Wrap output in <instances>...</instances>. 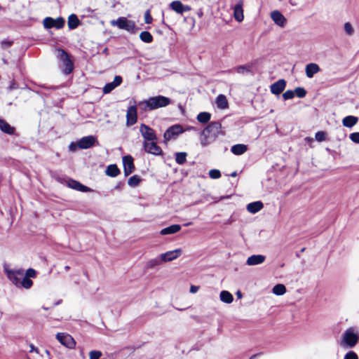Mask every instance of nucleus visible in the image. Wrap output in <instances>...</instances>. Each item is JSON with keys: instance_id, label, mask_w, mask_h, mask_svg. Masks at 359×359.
Masks as SVG:
<instances>
[{"instance_id": "nucleus-1", "label": "nucleus", "mask_w": 359, "mask_h": 359, "mask_svg": "<svg viewBox=\"0 0 359 359\" xmlns=\"http://www.w3.org/2000/svg\"><path fill=\"white\" fill-rule=\"evenodd\" d=\"M221 129L219 122H211L200 133V142L202 147H206L216 139Z\"/></svg>"}, {"instance_id": "nucleus-2", "label": "nucleus", "mask_w": 359, "mask_h": 359, "mask_svg": "<svg viewBox=\"0 0 359 359\" xmlns=\"http://www.w3.org/2000/svg\"><path fill=\"white\" fill-rule=\"evenodd\" d=\"M6 273L8 279L18 287L29 289L33 285V282L30 278L25 277L23 269H6Z\"/></svg>"}, {"instance_id": "nucleus-3", "label": "nucleus", "mask_w": 359, "mask_h": 359, "mask_svg": "<svg viewBox=\"0 0 359 359\" xmlns=\"http://www.w3.org/2000/svg\"><path fill=\"white\" fill-rule=\"evenodd\" d=\"M170 103L171 100L169 97L163 95H158L151 97L148 100L140 102V104H144L145 107L149 110H154L156 109L167 107Z\"/></svg>"}, {"instance_id": "nucleus-4", "label": "nucleus", "mask_w": 359, "mask_h": 359, "mask_svg": "<svg viewBox=\"0 0 359 359\" xmlns=\"http://www.w3.org/2000/svg\"><path fill=\"white\" fill-rule=\"evenodd\" d=\"M111 25L117 27L121 29H124L131 34H135L137 31V27L135 22L133 20H128L125 17H119L116 20H113L110 22Z\"/></svg>"}, {"instance_id": "nucleus-5", "label": "nucleus", "mask_w": 359, "mask_h": 359, "mask_svg": "<svg viewBox=\"0 0 359 359\" xmlns=\"http://www.w3.org/2000/svg\"><path fill=\"white\" fill-rule=\"evenodd\" d=\"M358 337L355 332V329L350 327L343 334L340 346L344 348H353L357 344Z\"/></svg>"}, {"instance_id": "nucleus-6", "label": "nucleus", "mask_w": 359, "mask_h": 359, "mask_svg": "<svg viewBox=\"0 0 359 359\" xmlns=\"http://www.w3.org/2000/svg\"><path fill=\"white\" fill-rule=\"evenodd\" d=\"M56 339L60 343L67 348H74L76 346V341L69 334L58 332L56 334Z\"/></svg>"}, {"instance_id": "nucleus-7", "label": "nucleus", "mask_w": 359, "mask_h": 359, "mask_svg": "<svg viewBox=\"0 0 359 359\" xmlns=\"http://www.w3.org/2000/svg\"><path fill=\"white\" fill-rule=\"evenodd\" d=\"M140 132L144 138V142L157 140L155 131L144 123L140 125Z\"/></svg>"}, {"instance_id": "nucleus-8", "label": "nucleus", "mask_w": 359, "mask_h": 359, "mask_svg": "<svg viewBox=\"0 0 359 359\" xmlns=\"http://www.w3.org/2000/svg\"><path fill=\"white\" fill-rule=\"evenodd\" d=\"M65 20L62 17H59L56 19H53L50 17L46 18L43 24L45 28L50 29L52 27H55L56 29H61L65 25Z\"/></svg>"}, {"instance_id": "nucleus-9", "label": "nucleus", "mask_w": 359, "mask_h": 359, "mask_svg": "<svg viewBox=\"0 0 359 359\" xmlns=\"http://www.w3.org/2000/svg\"><path fill=\"white\" fill-rule=\"evenodd\" d=\"M184 130L179 124H175L168 128L164 133L163 137L165 142L175 138L177 135L182 133Z\"/></svg>"}, {"instance_id": "nucleus-10", "label": "nucleus", "mask_w": 359, "mask_h": 359, "mask_svg": "<svg viewBox=\"0 0 359 359\" xmlns=\"http://www.w3.org/2000/svg\"><path fill=\"white\" fill-rule=\"evenodd\" d=\"M144 149L146 152L158 156L162 154V149L157 145V140L143 142Z\"/></svg>"}, {"instance_id": "nucleus-11", "label": "nucleus", "mask_w": 359, "mask_h": 359, "mask_svg": "<svg viewBox=\"0 0 359 359\" xmlns=\"http://www.w3.org/2000/svg\"><path fill=\"white\" fill-rule=\"evenodd\" d=\"M137 120V109L135 105L128 108L126 113V125L128 126L134 125Z\"/></svg>"}, {"instance_id": "nucleus-12", "label": "nucleus", "mask_w": 359, "mask_h": 359, "mask_svg": "<svg viewBox=\"0 0 359 359\" xmlns=\"http://www.w3.org/2000/svg\"><path fill=\"white\" fill-rule=\"evenodd\" d=\"M96 142V138L94 136H86L77 142V146L80 149H86L94 146Z\"/></svg>"}, {"instance_id": "nucleus-13", "label": "nucleus", "mask_w": 359, "mask_h": 359, "mask_svg": "<svg viewBox=\"0 0 359 359\" xmlns=\"http://www.w3.org/2000/svg\"><path fill=\"white\" fill-rule=\"evenodd\" d=\"M123 172L126 176H128L135 170V165L133 163V158L130 156H125L123 157Z\"/></svg>"}, {"instance_id": "nucleus-14", "label": "nucleus", "mask_w": 359, "mask_h": 359, "mask_svg": "<svg viewBox=\"0 0 359 359\" xmlns=\"http://www.w3.org/2000/svg\"><path fill=\"white\" fill-rule=\"evenodd\" d=\"M270 17L273 22L280 27H284L287 23V19L285 16L278 10L271 12Z\"/></svg>"}, {"instance_id": "nucleus-15", "label": "nucleus", "mask_w": 359, "mask_h": 359, "mask_svg": "<svg viewBox=\"0 0 359 359\" xmlns=\"http://www.w3.org/2000/svg\"><path fill=\"white\" fill-rule=\"evenodd\" d=\"M182 252V249L178 248L174 250L168 251L161 255L163 262H171L179 257Z\"/></svg>"}, {"instance_id": "nucleus-16", "label": "nucleus", "mask_w": 359, "mask_h": 359, "mask_svg": "<svg viewBox=\"0 0 359 359\" xmlns=\"http://www.w3.org/2000/svg\"><path fill=\"white\" fill-rule=\"evenodd\" d=\"M286 87V81L285 79H279L270 86L271 93L274 95H280Z\"/></svg>"}, {"instance_id": "nucleus-17", "label": "nucleus", "mask_w": 359, "mask_h": 359, "mask_svg": "<svg viewBox=\"0 0 359 359\" xmlns=\"http://www.w3.org/2000/svg\"><path fill=\"white\" fill-rule=\"evenodd\" d=\"M170 7L172 10L175 11L177 13L179 14H182L183 13L189 11L191 10L190 6L182 4V3L180 1H174L171 2Z\"/></svg>"}, {"instance_id": "nucleus-18", "label": "nucleus", "mask_w": 359, "mask_h": 359, "mask_svg": "<svg viewBox=\"0 0 359 359\" xmlns=\"http://www.w3.org/2000/svg\"><path fill=\"white\" fill-rule=\"evenodd\" d=\"M122 82V77L121 76H116L112 82L107 83L102 90L104 94L109 93L111 92L115 88L120 86Z\"/></svg>"}, {"instance_id": "nucleus-19", "label": "nucleus", "mask_w": 359, "mask_h": 359, "mask_svg": "<svg viewBox=\"0 0 359 359\" xmlns=\"http://www.w3.org/2000/svg\"><path fill=\"white\" fill-rule=\"evenodd\" d=\"M233 16L236 21L241 22L244 19L243 1H239L233 8Z\"/></svg>"}, {"instance_id": "nucleus-20", "label": "nucleus", "mask_w": 359, "mask_h": 359, "mask_svg": "<svg viewBox=\"0 0 359 359\" xmlns=\"http://www.w3.org/2000/svg\"><path fill=\"white\" fill-rule=\"evenodd\" d=\"M265 256L262 255H253L248 258L246 264L249 266L260 264L265 261Z\"/></svg>"}, {"instance_id": "nucleus-21", "label": "nucleus", "mask_w": 359, "mask_h": 359, "mask_svg": "<svg viewBox=\"0 0 359 359\" xmlns=\"http://www.w3.org/2000/svg\"><path fill=\"white\" fill-rule=\"evenodd\" d=\"M263 207H264V205H263L262 202L258 201L252 202V203L248 204L246 209L249 212H250L252 214H255V213L258 212L259 211H260L263 208Z\"/></svg>"}, {"instance_id": "nucleus-22", "label": "nucleus", "mask_w": 359, "mask_h": 359, "mask_svg": "<svg viewBox=\"0 0 359 359\" xmlns=\"http://www.w3.org/2000/svg\"><path fill=\"white\" fill-rule=\"evenodd\" d=\"M0 130L4 133L13 135L15 133V128L12 127L5 120L0 118Z\"/></svg>"}, {"instance_id": "nucleus-23", "label": "nucleus", "mask_w": 359, "mask_h": 359, "mask_svg": "<svg viewBox=\"0 0 359 359\" xmlns=\"http://www.w3.org/2000/svg\"><path fill=\"white\" fill-rule=\"evenodd\" d=\"M68 186L70 188H72L75 190L80 191H88L89 190V188L83 185L78 181L74 180H69L68 182Z\"/></svg>"}, {"instance_id": "nucleus-24", "label": "nucleus", "mask_w": 359, "mask_h": 359, "mask_svg": "<svg viewBox=\"0 0 359 359\" xmlns=\"http://www.w3.org/2000/svg\"><path fill=\"white\" fill-rule=\"evenodd\" d=\"M181 229V226L179 224H172L170 226L164 228L161 230V235L173 234L178 232Z\"/></svg>"}, {"instance_id": "nucleus-25", "label": "nucleus", "mask_w": 359, "mask_h": 359, "mask_svg": "<svg viewBox=\"0 0 359 359\" xmlns=\"http://www.w3.org/2000/svg\"><path fill=\"white\" fill-rule=\"evenodd\" d=\"M248 150V147L243 144H238L231 147V151L235 155H241Z\"/></svg>"}, {"instance_id": "nucleus-26", "label": "nucleus", "mask_w": 359, "mask_h": 359, "mask_svg": "<svg viewBox=\"0 0 359 359\" xmlns=\"http://www.w3.org/2000/svg\"><path fill=\"white\" fill-rule=\"evenodd\" d=\"M358 118L354 116H347L342 120V123L345 127L351 128L357 123Z\"/></svg>"}, {"instance_id": "nucleus-27", "label": "nucleus", "mask_w": 359, "mask_h": 359, "mask_svg": "<svg viewBox=\"0 0 359 359\" xmlns=\"http://www.w3.org/2000/svg\"><path fill=\"white\" fill-rule=\"evenodd\" d=\"M105 172L107 175L115 177L120 174V170L116 164H111L107 166Z\"/></svg>"}, {"instance_id": "nucleus-28", "label": "nucleus", "mask_w": 359, "mask_h": 359, "mask_svg": "<svg viewBox=\"0 0 359 359\" xmlns=\"http://www.w3.org/2000/svg\"><path fill=\"white\" fill-rule=\"evenodd\" d=\"M219 299L224 303L231 304L233 300V297L229 292L223 290L220 292Z\"/></svg>"}, {"instance_id": "nucleus-29", "label": "nucleus", "mask_w": 359, "mask_h": 359, "mask_svg": "<svg viewBox=\"0 0 359 359\" xmlns=\"http://www.w3.org/2000/svg\"><path fill=\"white\" fill-rule=\"evenodd\" d=\"M68 27L70 29H76L79 25V20L75 14H72L68 18Z\"/></svg>"}, {"instance_id": "nucleus-30", "label": "nucleus", "mask_w": 359, "mask_h": 359, "mask_svg": "<svg viewBox=\"0 0 359 359\" xmlns=\"http://www.w3.org/2000/svg\"><path fill=\"white\" fill-rule=\"evenodd\" d=\"M216 104L219 109H226L228 107V102L226 96L224 95H219L216 98Z\"/></svg>"}, {"instance_id": "nucleus-31", "label": "nucleus", "mask_w": 359, "mask_h": 359, "mask_svg": "<svg viewBox=\"0 0 359 359\" xmlns=\"http://www.w3.org/2000/svg\"><path fill=\"white\" fill-rule=\"evenodd\" d=\"M211 115L208 112H201L197 116V120L201 123H206L210 119Z\"/></svg>"}, {"instance_id": "nucleus-32", "label": "nucleus", "mask_w": 359, "mask_h": 359, "mask_svg": "<svg viewBox=\"0 0 359 359\" xmlns=\"http://www.w3.org/2000/svg\"><path fill=\"white\" fill-rule=\"evenodd\" d=\"M272 290L276 295H283L286 292V287L283 284H277L273 287Z\"/></svg>"}, {"instance_id": "nucleus-33", "label": "nucleus", "mask_w": 359, "mask_h": 359, "mask_svg": "<svg viewBox=\"0 0 359 359\" xmlns=\"http://www.w3.org/2000/svg\"><path fill=\"white\" fill-rule=\"evenodd\" d=\"M186 152H177L175 154V161L179 165H183L187 161Z\"/></svg>"}, {"instance_id": "nucleus-34", "label": "nucleus", "mask_w": 359, "mask_h": 359, "mask_svg": "<svg viewBox=\"0 0 359 359\" xmlns=\"http://www.w3.org/2000/svg\"><path fill=\"white\" fill-rule=\"evenodd\" d=\"M140 39L144 43H151L153 41V36L150 32L144 31L140 34Z\"/></svg>"}, {"instance_id": "nucleus-35", "label": "nucleus", "mask_w": 359, "mask_h": 359, "mask_svg": "<svg viewBox=\"0 0 359 359\" xmlns=\"http://www.w3.org/2000/svg\"><path fill=\"white\" fill-rule=\"evenodd\" d=\"M59 52L60 58L65 61V65H66V67H68V66L71 65V61L69 60V55L64 50H60Z\"/></svg>"}, {"instance_id": "nucleus-36", "label": "nucleus", "mask_w": 359, "mask_h": 359, "mask_svg": "<svg viewBox=\"0 0 359 359\" xmlns=\"http://www.w3.org/2000/svg\"><path fill=\"white\" fill-rule=\"evenodd\" d=\"M140 178L137 175H133L128 179V184L130 187H136L139 184Z\"/></svg>"}, {"instance_id": "nucleus-37", "label": "nucleus", "mask_w": 359, "mask_h": 359, "mask_svg": "<svg viewBox=\"0 0 359 359\" xmlns=\"http://www.w3.org/2000/svg\"><path fill=\"white\" fill-rule=\"evenodd\" d=\"M294 95H297L298 97L302 98L304 97L306 95V90L302 87H297L294 89Z\"/></svg>"}, {"instance_id": "nucleus-38", "label": "nucleus", "mask_w": 359, "mask_h": 359, "mask_svg": "<svg viewBox=\"0 0 359 359\" xmlns=\"http://www.w3.org/2000/svg\"><path fill=\"white\" fill-rule=\"evenodd\" d=\"M163 261L161 260V256L159 257H156L155 259H152L149 261L148 266L150 268L155 267L156 266L160 265Z\"/></svg>"}, {"instance_id": "nucleus-39", "label": "nucleus", "mask_w": 359, "mask_h": 359, "mask_svg": "<svg viewBox=\"0 0 359 359\" xmlns=\"http://www.w3.org/2000/svg\"><path fill=\"white\" fill-rule=\"evenodd\" d=\"M209 176L212 179H219L221 177V172L219 170L212 169L209 171Z\"/></svg>"}, {"instance_id": "nucleus-40", "label": "nucleus", "mask_w": 359, "mask_h": 359, "mask_svg": "<svg viewBox=\"0 0 359 359\" xmlns=\"http://www.w3.org/2000/svg\"><path fill=\"white\" fill-rule=\"evenodd\" d=\"M294 97V92L291 90H286L283 94V97L285 100L292 99Z\"/></svg>"}, {"instance_id": "nucleus-41", "label": "nucleus", "mask_w": 359, "mask_h": 359, "mask_svg": "<svg viewBox=\"0 0 359 359\" xmlns=\"http://www.w3.org/2000/svg\"><path fill=\"white\" fill-rule=\"evenodd\" d=\"M344 31L346 32V33L348 35H350V36L353 34L354 30H353V28L352 25H351V23L346 22L344 24Z\"/></svg>"}, {"instance_id": "nucleus-42", "label": "nucleus", "mask_w": 359, "mask_h": 359, "mask_svg": "<svg viewBox=\"0 0 359 359\" xmlns=\"http://www.w3.org/2000/svg\"><path fill=\"white\" fill-rule=\"evenodd\" d=\"M102 355L100 351H92L89 353L90 359H99Z\"/></svg>"}, {"instance_id": "nucleus-43", "label": "nucleus", "mask_w": 359, "mask_h": 359, "mask_svg": "<svg viewBox=\"0 0 359 359\" xmlns=\"http://www.w3.org/2000/svg\"><path fill=\"white\" fill-rule=\"evenodd\" d=\"M349 138L354 143L359 144V132L351 133Z\"/></svg>"}, {"instance_id": "nucleus-44", "label": "nucleus", "mask_w": 359, "mask_h": 359, "mask_svg": "<svg viewBox=\"0 0 359 359\" xmlns=\"http://www.w3.org/2000/svg\"><path fill=\"white\" fill-rule=\"evenodd\" d=\"M153 18L150 14V11L147 10L144 13V21L147 24H151L152 22Z\"/></svg>"}, {"instance_id": "nucleus-45", "label": "nucleus", "mask_w": 359, "mask_h": 359, "mask_svg": "<svg viewBox=\"0 0 359 359\" xmlns=\"http://www.w3.org/2000/svg\"><path fill=\"white\" fill-rule=\"evenodd\" d=\"M315 137L318 141L322 142L325 140V133L323 131H318L316 133Z\"/></svg>"}, {"instance_id": "nucleus-46", "label": "nucleus", "mask_w": 359, "mask_h": 359, "mask_svg": "<svg viewBox=\"0 0 359 359\" xmlns=\"http://www.w3.org/2000/svg\"><path fill=\"white\" fill-rule=\"evenodd\" d=\"M35 276H36V271L33 269H27L26 273H25V277H27V278H34Z\"/></svg>"}, {"instance_id": "nucleus-47", "label": "nucleus", "mask_w": 359, "mask_h": 359, "mask_svg": "<svg viewBox=\"0 0 359 359\" xmlns=\"http://www.w3.org/2000/svg\"><path fill=\"white\" fill-rule=\"evenodd\" d=\"M344 359H358V358L355 352L350 351L346 353L344 355Z\"/></svg>"}, {"instance_id": "nucleus-48", "label": "nucleus", "mask_w": 359, "mask_h": 359, "mask_svg": "<svg viewBox=\"0 0 359 359\" xmlns=\"http://www.w3.org/2000/svg\"><path fill=\"white\" fill-rule=\"evenodd\" d=\"M320 69H306V74L309 78L313 77V76L316 74Z\"/></svg>"}, {"instance_id": "nucleus-49", "label": "nucleus", "mask_w": 359, "mask_h": 359, "mask_svg": "<svg viewBox=\"0 0 359 359\" xmlns=\"http://www.w3.org/2000/svg\"><path fill=\"white\" fill-rule=\"evenodd\" d=\"M198 290H199V287L198 286L193 285H192L190 287V292L191 293L194 294V293L197 292L198 291Z\"/></svg>"}, {"instance_id": "nucleus-50", "label": "nucleus", "mask_w": 359, "mask_h": 359, "mask_svg": "<svg viewBox=\"0 0 359 359\" xmlns=\"http://www.w3.org/2000/svg\"><path fill=\"white\" fill-rule=\"evenodd\" d=\"M29 347H30V352H36V353H39V349L38 348L35 347L34 346V344H29Z\"/></svg>"}, {"instance_id": "nucleus-51", "label": "nucleus", "mask_w": 359, "mask_h": 359, "mask_svg": "<svg viewBox=\"0 0 359 359\" xmlns=\"http://www.w3.org/2000/svg\"><path fill=\"white\" fill-rule=\"evenodd\" d=\"M78 147L77 146V143L75 144L74 142H72L69 146V149L70 151H74L76 149V148Z\"/></svg>"}, {"instance_id": "nucleus-52", "label": "nucleus", "mask_w": 359, "mask_h": 359, "mask_svg": "<svg viewBox=\"0 0 359 359\" xmlns=\"http://www.w3.org/2000/svg\"><path fill=\"white\" fill-rule=\"evenodd\" d=\"M73 69H63V74L65 75H69L72 72Z\"/></svg>"}, {"instance_id": "nucleus-53", "label": "nucleus", "mask_w": 359, "mask_h": 359, "mask_svg": "<svg viewBox=\"0 0 359 359\" xmlns=\"http://www.w3.org/2000/svg\"><path fill=\"white\" fill-rule=\"evenodd\" d=\"M12 42L4 41L1 42L2 46L8 47L11 45Z\"/></svg>"}, {"instance_id": "nucleus-54", "label": "nucleus", "mask_w": 359, "mask_h": 359, "mask_svg": "<svg viewBox=\"0 0 359 359\" xmlns=\"http://www.w3.org/2000/svg\"><path fill=\"white\" fill-rule=\"evenodd\" d=\"M306 67H318V66L316 64L314 63H310L308 64Z\"/></svg>"}, {"instance_id": "nucleus-55", "label": "nucleus", "mask_w": 359, "mask_h": 359, "mask_svg": "<svg viewBox=\"0 0 359 359\" xmlns=\"http://www.w3.org/2000/svg\"><path fill=\"white\" fill-rule=\"evenodd\" d=\"M260 353H258V354H255V355H252L250 359H255V358H257V355H259Z\"/></svg>"}, {"instance_id": "nucleus-56", "label": "nucleus", "mask_w": 359, "mask_h": 359, "mask_svg": "<svg viewBox=\"0 0 359 359\" xmlns=\"http://www.w3.org/2000/svg\"><path fill=\"white\" fill-rule=\"evenodd\" d=\"M231 177H236V172H233L231 174Z\"/></svg>"}, {"instance_id": "nucleus-57", "label": "nucleus", "mask_w": 359, "mask_h": 359, "mask_svg": "<svg viewBox=\"0 0 359 359\" xmlns=\"http://www.w3.org/2000/svg\"><path fill=\"white\" fill-rule=\"evenodd\" d=\"M191 224V222H188L187 224H184L185 226H190Z\"/></svg>"}, {"instance_id": "nucleus-58", "label": "nucleus", "mask_w": 359, "mask_h": 359, "mask_svg": "<svg viewBox=\"0 0 359 359\" xmlns=\"http://www.w3.org/2000/svg\"><path fill=\"white\" fill-rule=\"evenodd\" d=\"M65 269L66 271H68V270L69 269V266H66L65 267Z\"/></svg>"}, {"instance_id": "nucleus-59", "label": "nucleus", "mask_w": 359, "mask_h": 359, "mask_svg": "<svg viewBox=\"0 0 359 359\" xmlns=\"http://www.w3.org/2000/svg\"><path fill=\"white\" fill-rule=\"evenodd\" d=\"M237 295L238 296V297H241V292H237Z\"/></svg>"}, {"instance_id": "nucleus-60", "label": "nucleus", "mask_w": 359, "mask_h": 359, "mask_svg": "<svg viewBox=\"0 0 359 359\" xmlns=\"http://www.w3.org/2000/svg\"><path fill=\"white\" fill-rule=\"evenodd\" d=\"M46 354L50 355V351L48 350H46Z\"/></svg>"}, {"instance_id": "nucleus-61", "label": "nucleus", "mask_w": 359, "mask_h": 359, "mask_svg": "<svg viewBox=\"0 0 359 359\" xmlns=\"http://www.w3.org/2000/svg\"><path fill=\"white\" fill-rule=\"evenodd\" d=\"M203 15V13H199V16H201Z\"/></svg>"}, {"instance_id": "nucleus-62", "label": "nucleus", "mask_w": 359, "mask_h": 359, "mask_svg": "<svg viewBox=\"0 0 359 359\" xmlns=\"http://www.w3.org/2000/svg\"><path fill=\"white\" fill-rule=\"evenodd\" d=\"M203 15V13H199V16H201Z\"/></svg>"}, {"instance_id": "nucleus-63", "label": "nucleus", "mask_w": 359, "mask_h": 359, "mask_svg": "<svg viewBox=\"0 0 359 359\" xmlns=\"http://www.w3.org/2000/svg\"><path fill=\"white\" fill-rule=\"evenodd\" d=\"M203 15V13H199V16H201Z\"/></svg>"}]
</instances>
